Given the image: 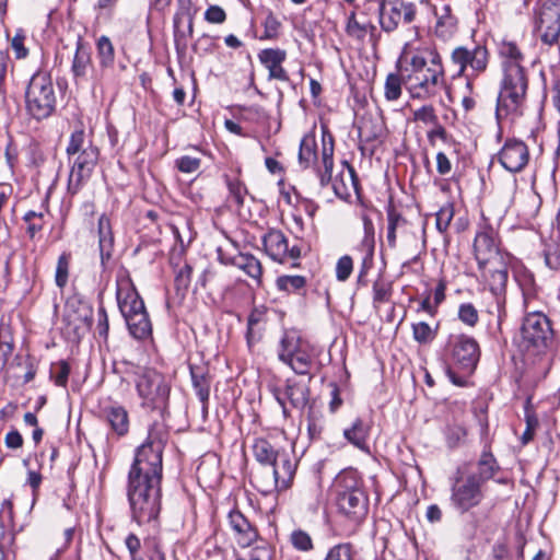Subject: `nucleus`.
I'll return each mask as SVG.
<instances>
[{
  "mask_svg": "<svg viewBox=\"0 0 560 560\" xmlns=\"http://www.w3.org/2000/svg\"><path fill=\"white\" fill-rule=\"evenodd\" d=\"M163 468L132 462L128 472L127 498L131 517L139 525L158 518L161 511Z\"/></svg>",
  "mask_w": 560,
  "mask_h": 560,
  "instance_id": "obj_1",
  "label": "nucleus"
},
{
  "mask_svg": "<svg viewBox=\"0 0 560 560\" xmlns=\"http://www.w3.org/2000/svg\"><path fill=\"white\" fill-rule=\"evenodd\" d=\"M502 58L503 80L497 102L495 116L500 121L521 115L527 91V79L521 66L523 54L513 42H503L499 48Z\"/></svg>",
  "mask_w": 560,
  "mask_h": 560,
  "instance_id": "obj_2",
  "label": "nucleus"
},
{
  "mask_svg": "<svg viewBox=\"0 0 560 560\" xmlns=\"http://www.w3.org/2000/svg\"><path fill=\"white\" fill-rule=\"evenodd\" d=\"M397 69L412 97H428L443 83L440 57L429 50H404L397 61Z\"/></svg>",
  "mask_w": 560,
  "mask_h": 560,
  "instance_id": "obj_3",
  "label": "nucleus"
},
{
  "mask_svg": "<svg viewBox=\"0 0 560 560\" xmlns=\"http://www.w3.org/2000/svg\"><path fill=\"white\" fill-rule=\"evenodd\" d=\"M66 153L70 164L67 191L74 196L91 178L98 161L100 151L92 141L86 139L84 129L78 128L70 135Z\"/></svg>",
  "mask_w": 560,
  "mask_h": 560,
  "instance_id": "obj_4",
  "label": "nucleus"
},
{
  "mask_svg": "<svg viewBox=\"0 0 560 560\" xmlns=\"http://www.w3.org/2000/svg\"><path fill=\"white\" fill-rule=\"evenodd\" d=\"M338 512L354 524L363 522L369 512V497L357 470L345 469L335 479Z\"/></svg>",
  "mask_w": 560,
  "mask_h": 560,
  "instance_id": "obj_5",
  "label": "nucleus"
},
{
  "mask_svg": "<svg viewBox=\"0 0 560 560\" xmlns=\"http://www.w3.org/2000/svg\"><path fill=\"white\" fill-rule=\"evenodd\" d=\"M25 110L37 121L49 118L56 112L57 94L51 77L46 71L35 72L25 90Z\"/></svg>",
  "mask_w": 560,
  "mask_h": 560,
  "instance_id": "obj_6",
  "label": "nucleus"
},
{
  "mask_svg": "<svg viewBox=\"0 0 560 560\" xmlns=\"http://www.w3.org/2000/svg\"><path fill=\"white\" fill-rule=\"evenodd\" d=\"M126 371H133L136 389L142 399V406L162 413L168 405L171 387L165 377L149 368L128 364Z\"/></svg>",
  "mask_w": 560,
  "mask_h": 560,
  "instance_id": "obj_7",
  "label": "nucleus"
},
{
  "mask_svg": "<svg viewBox=\"0 0 560 560\" xmlns=\"http://www.w3.org/2000/svg\"><path fill=\"white\" fill-rule=\"evenodd\" d=\"M347 171H341L335 178L331 177L334 168V138L330 133L323 135L322 138V166L317 167V176L320 187H326L329 183L332 185L335 195L340 199H347L351 195V188H357L358 178L353 166L347 161L343 162Z\"/></svg>",
  "mask_w": 560,
  "mask_h": 560,
  "instance_id": "obj_8",
  "label": "nucleus"
},
{
  "mask_svg": "<svg viewBox=\"0 0 560 560\" xmlns=\"http://www.w3.org/2000/svg\"><path fill=\"white\" fill-rule=\"evenodd\" d=\"M521 338L523 348L535 355L544 354L555 345V332L550 319L541 312L525 315Z\"/></svg>",
  "mask_w": 560,
  "mask_h": 560,
  "instance_id": "obj_9",
  "label": "nucleus"
},
{
  "mask_svg": "<svg viewBox=\"0 0 560 560\" xmlns=\"http://www.w3.org/2000/svg\"><path fill=\"white\" fill-rule=\"evenodd\" d=\"M279 360L288 364L296 374H308L314 355L310 347L295 331H285L280 340Z\"/></svg>",
  "mask_w": 560,
  "mask_h": 560,
  "instance_id": "obj_10",
  "label": "nucleus"
},
{
  "mask_svg": "<svg viewBox=\"0 0 560 560\" xmlns=\"http://www.w3.org/2000/svg\"><path fill=\"white\" fill-rule=\"evenodd\" d=\"M167 440L166 425L162 422H154L149 429L145 442L136 450L133 462L163 468L162 456Z\"/></svg>",
  "mask_w": 560,
  "mask_h": 560,
  "instance_id": "obj_11",
  "label": "nucleus"
},
{
  "mask_svg": "<svg viewBox=\"0 0 560 560\" xmlns=\"http://www.w3.org/2000/svg\"><path fill=\"white\" fill-rule=\"evenodd\" d=\"M535 25L545 44L552 45L558 42L560 35L559 0H546L540 4Z\"/></svg>",
  "mask_w": 560,
  "mask_h": 560,
  "instance_id": "obj_12",
  "label": "nucleus"
},
{
  "mask_svg": "<svg viewBox=\"0 0 560 560\" xmlns=\"http://www.w3.org/2000/svg\"><path fill=\"white\" fill-rule=\"evenodd\" d=\"M116 284V299L119 311L125 319L147 311L144 302L128 273L119 275Z\"/></svg>",
  "mask_w": 560,
  "mask_h": 560,
  "instance_id": "obj_13",
  "label": "nucleus"
},
{
  "mask_svg": "<svg viewBox=\"0 0 560 560\" xmlns=\"http://www.w3.org/2000/svg\"><path fill=\"white\" fill-rule=\"evenodd\" d=\"M262 245L267 255L275 261L285 262L292 259V267H298L296 260L301 257V248L298 245L289 248L288 238L280 230H270L262 237Z\"/></svg>",
  "mask_w": 560,
  "mask_h": 560,
  "instance_id": "obj_14",
  "label": "nucleus"
},
{
  "mask_svg": "<svg viewBox=\"0 0 560 560\" xmlns=\"http://www.w3.org/2000/svg\"><path fill=\"white\" fill-rule=\"evenodd\" d=\"M174 44L176 51L185 52L188 39L194 33V13L190 0H178V9L174 14Z\"/></svg>",
  "mask_w": 560,
  "mask_h": 560,
  "instance_id": "obj_15",
  "label": "nucleus"
},
{
  "mask_svg": "<svg viewBox=\"0 0 560 560\" xmlns=\"http://www.w3.org/2000/svg\"><path fill=\"white\" fill-rule=\"evenodd\" d=\"M480 358V349L477 341L468 336L457 337V371L462 370L465 375H471ZM464 382L457 374V386H464Z\"/></svg>",
  "mask_w": 560,
  "mask_h": 560,
  "instance_id": "obj_16",
  "label": "nucleus"
},
{
  "mask_svg": "<svg viewBox=\"0 0 560 560\" xmlns=\"http://www.w3.org/2000/svg\"><path fill=\"white\" fill-rule=\"evenodd\" d=\"M474 254L479 269L501 265V255L492 232H480L474 242Z\"/></svg>",
  "mask_w": 560,
  "mask_h": 560,
  "instance_id": "obj_17",
  "label": "nucleus"
},
{
  "mask_svg": "<svg viewBox=\"0 0 560 560\" xmlns=\"http://www.w3.org/2000/svg\"><path fill=\"white\" fill-rule=\"evenodd\" d=\"M529 152L527 145L520 140H508L500 151L499 160L502 166L516 173L522 171L528 163Z\"/></svg>",
  "mask_w": 560,
  "mask_h": 560,
  "instance_id": "obj_18",
  "label": "nucleus"
},
{
  "mask_svg": "<svg viewBox=\"0 0 560 560\" xmlns=\"http://www.w3.org/2000/svg\"><path fill=\"white\" fill-rule=\"evenodd\" d=\"M436 23L434 33L443 42H450L455 34V16L453 15L452 0H438L433 4Z\"/></svg>",
  "mask_w": 560,
  "mask_h": 560,
  "instance_id": "obj_19",
  "label": "nucleus"
},
{
  "mask_svg": "<svg viewBox=\"0 0 560 560\" xmlns=\"http://www.w3.org/2000/svg\"><path fill=\"white\" fill-rule=\"evenodd\" d=\"M275 397L279 405L282 407V411L287 415L288 410L285 407V399H289L290 404L296 409H304L308 402L310 388L307 385L288 380L284 392L281 393L279 388L273 389Z\"/></svg>",
  "mask_w": 560,
  "mask_h": 560,
  "instance_id": "obj_20",
  "label": "nucleus"
},
{
  "mask_svg": "<svg viewBox=\"0 0 560 560\" xmlns=\"http://www.w3.org/2000/svg\"><path fill=\"white\" fill-rule=\"evenodd\" d=\"M457 63L460 65V70L457 72V77H459L467 67H470L476 73H480L487 68L488 51L480 45L474 46L472 49L467 47H457Z\"/></svg>",
  "mask_w": 560,
  "mask_h": 560,
  "instance_id": "obj_21",
  "label": "nucleus"
},
{
  "mask_svg": "<svg viewBox=\"0 0 560 560\" xmlns=\"http://www.w3.org/2000/svg\"><path fill=\"white\" fill-rule=\"evenodd\" d=\"M228 518L240 547H249L254 541L257 540V529L238 510L231 511Z\"/></svg>",
  "mask_w": 560,
  "mask_h": 560,
  "instance_id": "obj_22",
  "label": "nucleus"
},
{
  "mask_svg": "<svg viewBox=\"0 0 560 560\" xmlns=\"http://www.w3.org/2000/svg\"><path fill=\"white\" fill-rule=\"evenodd\" d=\"M258 59L268 69L270 80L289 81V75L282 67L283 61L287 59L285 50L280 48L262 49L258 54Z\"/></svg>",
  "mask_w": 560,
  "mask_h": 560,
  "instance_id": "obj_23",
  "label": "nucleus"
},
{
  "mask_svg": "<svg viewBox=\"0 0 560 560\" xmlns=\"http://www.w3.org/2000/svg\"><path fill=\"white\" fill-rule=\"evenodd\" d=\"M102 417L113 434L118 438L128 434L130 427L129 413L124 406L118 404L106 406L102 409Z\"/></svg>",
  "mask_w": 560,
  "mask_h": 560,
  "instance_id": "obj_24",
  "label": "nucleus"
},
{
  "mask_svg": "<svg viewBox=\"0 0 560 560\" xmlns=\"http://www.w3.org/2000/svg\"><path fill=\"white\" fill-rule=\"evenodd\" d=\"M481 486L476 475L468 476L457 488V509L467 511L478 505L483 498Z\"/></svg>",
  "mask_w": 560,
  "mask_h": 560,
  "instance_id": "obj_25",
  "label": "nucleus"
},
{
  "mask_svg": "<svg viewBox=\"0 0 560 560\" xmlns=\"http://www.w3.org/2000/svg\"><path fill=\"white\" fill-rule=\"evenodd\" d=\"M276 481L278 483V492L284 491L292 486L296 462L292 460L284 452L282 456L272 465Z\"/></svg>",
  "mask_w": 560,
  "mask_h": 560,
  "instance_id": "obj_26",
  "label": "nucleus"
},
{
  "mask_svg": "<svg viewBox=\"0 0 560 560\" xmlns=\"http://www.w3.org/2000/svg\"><path fill=\"white\" fill-rule=\"evenodd\" d=\"M378 21L384 32H394L400 23L405 24V8L401 9L399 4H392L389 2L388 4L380 3Z\"/></svg>",
  "mask_w": 560,
  "mask_h": 560,
  "instance_id": "obj_27",
  "label": "nucleus"
},
{
  "mask_svg": "<svg viewBox=\"0 0 560 560\" xmlns=\"http://www.w3.org/2000/svg\"><path fill=\"white\" fill-rule=\"evenodd\" d=\"M91 66L92 58L90 47L83 42L82 37L79 36L77 38L75 51L71 65V72L75 81L84 79Z\"/></svg>",
  "mask_w": 560,
  "mask_h": 560,
  "instance_id": "obj_28",
  "label": "nucleus"
},
{
  "mask_svg": "<svg viewBox=\"0 0 560 560\" xmlns=\"http://www.w3.org/2000/svg\"><path fill=\"white\" fill-rule=\"evenodd\" d=\"M254 458L260 466H272L284 451L276 448L267 439L257 438L252 445Z\"/></svg>",
  "mask_w": 560,
  "mask_h": 560,
  "instance_id": "obj_29",
  "label": "nucleus"
},
{
  "mask_svg": "<svg viewBox=\"0 0 560 560\" xmlns=\"http://www.w3.org/2000/svg\"><path fill=\"white\" fill-rule=\"evenodd\" d=\"M387 215V233L386 242L389 248L394 249L397 246V232L407 225L406 218L398 211L393 200L388 201L386 207Z\"/></svg>",
  "mask_w": 560,
  "mask_h": 560,
  "instance_id": "obj_30",
  "label": "nucleus"
},
{
  "mask_svg": "<svg viewBox=\"0 0 560 560\" xmlns=\"http://www.w3.org/2000/svg\"><path fill=\"white\" fill-rule=\"evenodd\" d=\"M265 307H254L247 318V331L246 341L249 348H252L262 337L266 324Z\"/></svg>",
  "mask_w": 560,
  "mask_h": 560,
  "instance_id": "obj_31",
  "label": "nucleus"
},
{
  "mask_svg": "<svg viewBox=\"0 0 560 560\" xmlns=\"http://www.w3.org/2000/svg\"><path fill=\"white\" fill-rule=\"evenodd\" d=\"M98 246L101 254L102 265H105L107 260L112 258V252L114 247V235L112 232L109 218L102 214L98 218Z\"/></svg>",
  "mask_w": 560,
  "mask_h": 560,
  "instance_id": "obj_32",
  "label": "nucleus"
},
{
  "mask_svg": "<svg viewBox=\"0 0 560 560\" xmlns=\"http://www.w3.org/2000/svg\"><path fill=\"white\" fill-rule=\"evenodd\" d=\"M272 470V466H260L250 474V483L264 495L278 492V483Z\"/></svg>",
  "mask_w": 560,
  "mask_h": 560,
  "instance_id": "obj_33",
  "label": "nucleus"
},
{
  "mask_svg": "<svg viewBox=\"0 0 560 560\" xmlns=\"http://www.w3.org/2000/svg\"><path fill=\"white\" fill-rule=\"evenodd\" d=\"M225 262L243 270L247 276L254 279L257 284H260L262 266L260 260L257 259L254 255L248 253H238L237 255L233 256L230 261Z\"/></svg>",
  "mask_w": 560,
  "mask_h": 560,
  "instance_id": "obj_34",
  "label": "nucleus"
},
{
  "mask_svg": "<svg viewBox=\"0 0 560 560\" xmlns=\"http://www.w3.org/2000/svg\"><path fill=\"white\" fill-rule=\"evenodd\" d=\"M189 371L196 395L205 405L208 402L210 396V378L207 373L208 369L206 366L190 364Z\"/></svg>",
  "mask_w": 560,
  "mask_h": 560,
  "instance_id": "obj_35",
  "label": "nucleus"
},
{
  "mask_svg": "<svg viewBox=\"0 0 560 560\" xmlns=\"http://www.w3.org/2000/svg\"><path fill=\"white\" fill-rule=\"evenodd\" d=\"M126 320L130 335L137 340H145L152 335V324L148 312H140Z\"/></svg>",
  "mask_w": 560,
  "mask_h": 560,
  "instance_id": "obj_36",
  "label": "nucleus"
},
{
  "mask_svg": "<svg viewBox=\"0 0 560 560\" xmlns=\"http://www.w3.org/2000/svg\"><path fill=\"white\" fill-rule=\"evenodd\" d=\"M317 143L314 137L305 136L300 143L299 150V164L302 168H308L311 166H315L317 170L318 166H322V160L318 161L317 158Z\"/></svg>",
  "mask_w": 560,
  "mask_h": 560,
  "instance_id": "obj_37",
  "label": "nucleus"
},
{
  "mask_svg": "<svg viewBox=\"0 0 560 560\" xmlns=\"http://www.w3.org/2000/svg\"><path fill=\"white\" fill-rule=\"evenodd\" d=\"M370 434V427L360 418H357L352 425L345 429L343 436L361 451L369 452L366 440Z\"/></svg>",
  "mask_w": 560,
  "mask_h": 560,
  "instance_id": "obj_38",
  "label": "nucleus"
},
{
  "mask_svg": "<svg viewBox=\"0 0 560 560\" xmlns=\"http://www.w3.org/2000/svg\"><path fill=\"white\" fill-rule=\"evenodd\" d=\"M481 303L472 301H459L457 305V318L468 327H474L479 322Z\"/></svg>",
  "mask_w": 560,
  "mask_h": 560,
  "instance_id": "obj_39",
  "label": "nucleus"
},
{
  "mask_svg": "<svg viewBox=\"0 0 560 560\" xmlns=\"http://www.w3.org/2000/svg\"><path fill=\"white\" fill-rule=\"evenodd\" d=\"M480 271L482 279L489 282L491 290L503 288L508 281V270L502 260L501 265L488 266Z\"/></svg>",
  "mask_w": 560,
  "mask_h": 560,
  "instance_id": "obj_40",
  "label": "nucleus"
},
{
  "mask_svg": "<svg viewBox=\"0 0 560 560\" xmlns=\"http://www.w3.org/2000/svg\"><path fill=\"white\" fill-rule=\"evenodd\" d=\"M499 466L490 452H483L478 462V471L475 474L477 480L483 485L487 480L493 478Z\"/></svg>",
  "mask_w": 560,
  "mask_h": 560,
  "instance_id": "obj_41",
  "label": "nucleus"
},
{
  "mask_svg": "<svg viewBox=\"0 0 560 560\" xmlns=\"http://www.w3.org/2000/svg\"><path fill=\"white\" fill-rule=\"evenodd\" d=\"M97 60L100 67L104 70L112 68L115 59V49L110 39L103 35L96 43Z\"/></svg>",
  "mask_w": 560,
  "mask_h": 560,
  "instance_id": "obj_42",
  "label": "nucleus"
},
{
  "mask_svg": "<svg viewBox=\"0 0 560 560\" xmlns=\"http://www.w3.org/2000/svg\"><path fill=\"white\" fill-rule=\"evenodd\" d=\"M306 285V279L302 276H280L276 280V287L279 291L285 293H300Z\"/></svg>",
  "mask_w": 560,
  "mask_h": 560,
  "instance_id": "obj_43",
  "label": "nucleus"
},
{
  "mask_svg": "<svg viewBox=\"0 0 560 560\" xmlns=\"http://www.w3.org/2000/svg\"><path fill=\"white\" fill-rule=\"evenodd\" d=\"M401 85H405L401 72L389 73L385 81V97L387 101H397L401 95Z\"/></svg>",
  "mask_w": 560,
  "mask_h": 560,
  "instance_id": "obj_44",
  "label": "nucleus"
},
{
  "mask_svg": "<svg viewBox=\"0 0 560 560\" xmlns=\"http://www.w3.org/2000/svg\"><path fill=\"white\" fill-rule=\"evenodd\" d=\"M191 273L192 268L187 262L176 269L174 283L177 294L185 295L190 285Z\"/></svg>",
  "mask_w": 560,
  "mask_h": 560,
  "instance_id": "obj_45",
  "label": "nucleus"
},
{
  "mask_svg": "<svg viewBox=\"0 0 560 560\" xmlns=\"http://www.w3.org/2000/svg\"><path fill=\"white\" fill-rule=\"evenodd\" d=\"M225 183L229 189L230 198L240 209L244 205V199L247 195L246 186L240 179L231 178L229 176H225Z\"/></svg>",
  "mask_w": 560,
  "mask_h": 560,
  "instance_id": "obj_46",
  "label": "nucleus"
},
{
  "mask_svg": "<svg viewBox=\"0 0 560 560\" xmlns=\"http://www.w3.org/2000/svg\"><path fill=\"white\" fill-rule=\"evenodd\" d=\"M23 221L26 223V233L31 238H34L44 228V213L36 211H27L23 215Z\"/></svg>",
  "mask_w": 560,
  "mask_h": 560,
  "instance_id": "obj_47",
  "label": "nucleus"
},
{
  "mask_svg": "<svg viewBox=\"0 0 560 560\" xmlns=\"http://www.w3.org/2000/svg\"><path fill=\"white\" fill-rule=\"evenodd\" d=\"M71 255L62 253L57 261L55 281L58 288L63 289L68 283Z\"/></svg>",
  "mask_w": 560,
  "mask_h": 560,
  "instance_id": "obj_48",
  "label": "nucleus"
},
{
  "mask_svg": "<svg viewBox=\"0 0 560 560\" xmlns=\"http://www.w3.org/2000/svg\"><path fill=\"white\" fill-rule=\"evenodd\" d=\"M324 560H354L352 545L343 542L331 547Z\"/></svg>",
  "mask_w": 560,
  "mask_h": 560,
  "instance_id": "obj_49",
  "label": "nucleus"
},
{
  "mask_svg": "<svg viewBox=\"0 0 560 560\" xmlns=\"http://www.w3.org/2000/svg\"><path fill=\"white\" fill-rule=\"evenodd\" d=\"M70 374V366L66 361H59L50 370V376L55 380L57 386L66 387Z\"/></svg>",
  "mask_w": 560,
  "mask_h": 560,
  "instance_id": "obj_50",
  "label": "nucleus"
},
{
  "mask_svg": "<svg viewBox=\"0 0 560 560\" xmlns=\"http://www.w3.org/2000/svg\"><path fill=\"white\" fill-rule=\"evenodd\" d=\"M455 214V207L453 203H448L447 206L441 208L436 213V229L439 232H446L450 226L452 219Z\"/></svg>",
  "mask_w": 560,
  "mask_h": 560,
  "instance_id": "obj_51",
  "label": "nucleus"
},
{
  "mask_svg": "<svg viewBox=\"0 0 560 560\" xmlns=\"http://www.w3.org/2000/svg\"><path fill=\"white\" fill-rule=\"evenodd\" d=\"M353 270V260L349 255L341 256L336 264V278L340 282L349 279Z\"/></svg>",
  "mask_w": 560,
  "mask_h": 560,
  "instance_id": "obj_52",
  "label": "nucleus"
},
{
  "mask_svg": "<svg viewBox=\"0 0 560 560\" xmlns=\"http://www.w3.org/2000/svg\"><path fill=\"white\" fill-rule=\"evenodd\" d=\"M413 338L420 343H427L434 337V329L425 322L412 324Z\"/></svg>",
  "mask_w": 560,
  "mask_h": 560,
  "instance_id": "obj_53",
  "label": "nucleus"
},
{
  "mask_svg": "<svg viewBox=\"0 0 560 560\" xmlns=\"http://www.w3.org/2000/svg\"><path fill=\"white\" fill-rule=\"evenodd\" d=\"M291 544L300 551H310L313 549V541L311 536L304 530H294L291 534Z\"/></svg>",
  "mask_w": 560,
  "mask_h": 560,
  "instance_id": "obj_54",
  "label": "nucleus"
},
{
  "mask_svg": "<svg viewBox=\"0 0 560 560\" xmlns=\"http://www.w3.org/2000/svg\"><path fill=\"white\" fill-rule=\"evenodd\" d=\"M175 165L182 173H195L200 168L201 160L190 155H183L175 161Z\"/></svg>",
  "mask_w": 560,
  "mask_h": 560,
  "instance_id": "obj_55",
  "label": "nucleus"
},
{
  "mask_svg": "<svg viewBox=\"0 0 560 560\" xmlns=\"http://www.w3.org/2000/svg\"><path fill=\"white\" fill-rule=\"evenodd\" d=\"M25 34L23 30H18L11 39V47L18 59H23L28 55V49L24 46Z\"/></svg>",
  "mask_w": 560,
  "mask_h": 560,
  "instance_id": "obj_56",
  "label": "nucleus"
},
{
  "mask_svg": "<svg viewBox=\"0 0 560 560\" xmlns=\"http://www.w3.org/2000/svg\"><path fill=\"white\" fill-rule=\"evenodd\" d=\"M273 550L265 540H260L249 552L252 560H271Z\"/></svg>",
  "mask_w": 560,
  "mask_h": 560,
  "instance_id": "obj_57",
  "label": "nucleus"
},
{
  "mask_svg": "<svg viewBox=\"0 0 560 560\" xmlns=\"http://www.w3.org/2000/svg\"><path fill=\"white\" fill-rule=\"evenodd\" d=\"M354 8H357V5H354ZM346 31L349 35L359 38L365 35V25L357 20L355 9H353L348 16Z\"/></svg>",
  "mask_w": 560,
  "mask_h": 560,
  "instance_id": "obj_58",
  "label": "nucleus"
},
{
  "mask_svg": "<svg viewBox=\"0 0 560 560\" xmlns=\"http://www.w3.org/2000/svg\"><path fill=\"white\" fill-rule=\"evenodd\" d=\"M392 295V287L385 282H374L373 284V302L385 303L389 301Z\"/></svg>",
  "mask_w": 560,
  "mask_h": 560,
  "instance_id": "obj_59",
  "label": "nucleus"
},
{
  "mask_svg": "<svg viewBox=\"0 0 560 560\" xmlns=\"http://www.w3.org/2000/svg\"><path fill=\"white\" fill-rule=\"evenodd\" d=\"M399 4L401 9L405 8V24H410L415 21L417 9L412 2H405L404 0H380V3Z\"/></svg>",
  "mask_w": 560,
  "mask_h": 560,
  "instance_id": "obj_60",
  "label": "nucleus"
},
{
  "mask_svg": "<svg viewBox=\"0 0 560 560\" xmlns=\"http://www.w3.org/2000/svg\"><path fill=\"white\" fill-rule=\"evenodd\" d=\"M399 4L401 9L405 8V24H410L415 21L417 9L412 2H405L404 0H380V3Z\"/></svg>",
  "mask_w": 560,
  "mask_h": 560,
  "instance_id": "obj_61",
  "label": "nucleus"
},
{
  "mask_svg": "<svg viewBox=\"0 0 560 560\" xmlns=\"http://www.w3.org/2000/svg\"><path fill=\"white\" fill-rule=\"evenodd\" d=\"M205 20L213 24H222L226 20V13L220 5H210L205 12Z\"/></svg>",
  "mask_w": 560,
  "mask_h": 560,
  "instance_id": "obj_62",
  "label": "nucleus"
},
{
  "mask_svg": "<svg viewBox=\"0 0 560 560\" xmlns=\"http://www.w3.org/2000/svg\"><path fill=\"white\" fill-rule=\"evenodd\" d=\"M537 427H538L537 417L533 413L526 412V429L522 435V443L524 445L529 443L533 440Z\"/></svg>",
  "mask_w": 560,
  "mask_h": 560,
  "instance_id": "obj_63",
  "label": "nucleus"
},
{
  "mask_svg": "<svg viewBox=\"0 0 560 560\" xmlns=\"http://www.w3.org/2000/svg\"><path fill=\"white\" fill-rule=\"evenodd\" d=\"M364 238L363 244L370 249L374 248V225L369 217L363 218Z\"/></svg>",
  "mask_w": 560,
  "mask_h": 560,
  "instance_id": "obj_64",
  "label": "nucleus"
}]
</instances>
